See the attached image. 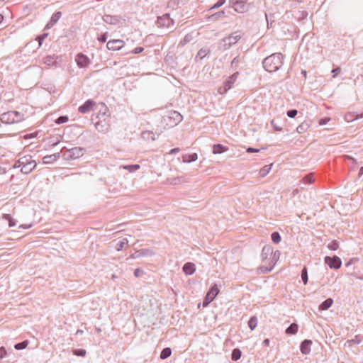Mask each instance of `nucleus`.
I'll return each instance as SVG.
<instances>
[{
	"instance_id": "9b49d317",
	"label": "nucleus",
	"mask_w": 363,
	"mask_h": 363,
	"mask_svg": "<svg viewBox=\"0 0 363 363\" xmlns=\"http://www.w3.org/2000/svg\"><path fill=\"white\" fill-rule=\"evenodd\" d=\"M125 45V42L122 40H111L107 44L106 47L110 50H119Z\"/></svg>"
},
{
	"instance_id": "13d9d810",
	"label": "nucleus",
	"mask_w": 363,
	"mask_h": 363,
	"mask_svg": "<svg viewBox=\"0 0 363 363\" xmlns=\"http://www.w3.org/2000/svg\"><path fill=\"white\" fill-rule=\"evenodd\" d=\"M30 227H31V225H20V228H23V229H28V228H30Z\"/></svg>"
},
{
	"instance_id": "58836bf2",
	"label": "nucleus",
	"mask_w": 363,
	"mask_h": 363,
	"mask_svg": "<svg viewBox=\"0 0 363 363\" xmlns=\"http://www.w3.org/2000/svg\"><path fill=\"white\" fill-rule=\"evenodd\" d=\"M124 169H128L130 172L136 171L140 168V166L138 164L135 165H129V166H124Z\"/></svg>"
},
{
	"instance_id": "e433bc0d",
	"label": "nucleus",
	"mask_w": 363,
	"mask_h": 363,
	"mask_svg": "<svg viewBox=\"0 0 363 363\" xmlns=\"http://www.w3.org/2000/svg\"><path fill=\"white\" fill-rule=\"evenodd\" d=\"M303 183L304 184H311L313 182V178L311 174L306 175L302 179Z\"/></svg>"
},
{
	"instance_id": "dca6fc26",
	"label": "nucleus",
	"mask_w": 363,
	"mask_h": 363,
	"mask_svg": "<svg viewBox=\"0 0 363 363\" xmlns=\"http://www.w3.org/2000/svg\"><path fill=\"white\" fill-rule=\"evenodd\" d=\"M312 345V341L308 340H305L301 345V351L304 354H308L311 352V346Z\"/></svg>"
},
{
	"instance_id": "0e129e2a",
	"label": "nucleus",
	"mask_w": 363,
	"mask_h": 363,
	"mask_svg": "<svg viewBox=\"0 0 363 363\" xmlns=\"http://www.w3.org/2000/svg\"><path fill=\"white\" fill-rule=\"evenodd\" d=\"M3 19L4 16L1 14H0V23L3 21Z\"/></svg>"
},
{
	"instance_id": "5701e85b",
	"label": "nucleus",
	"mask_w": 363,
	"mask_h": 363,
	"mask_svg": "<svg viewBox=\"0 0 363 363\" xmlns=\"http://www.w3.org/2000/svg\"><path fill=\"white\" fill-rule=\"evenodd\" d=\"M209 50L207 48H201L197 53L196 59L201 60L209 54Z\"/></svg>"
},
{
	"instance_id": "864d4df0",
	"label": "nucleus",
	"mask_w": 363,
	"mask_h": 363,
	"mask_svg": "<svg viewBox=\"0 0 363 363\" xmlns=\"http://www.w3.org/2000/svg\"><path fill=\"white\" fill-rule=\"evenodd\" d=\"M180 151L179 148L177 147V148H174V149H172L169 152V154H175V153H177Z\"/></svg>"
},
{
	"instance_id": "69168bd1",
	"label": "nucleus",
	"mask_w": 363,
	"mask_h": 363,
	"mask_svg": "<svg viewBox=\"0 0 363 363\" xmlns=\"http://www.w3.org/2000/svg\"><path fill=\"white\" fill-rule=\"evenodd\" d=\"M224 14V11H222V12H220L218 13V15L220 16V15H223Z\"/></svg>"
},
{
	"instance_id": "cd10ccee",
	"label": "nucleus",
	"mask_w": 363,
	"mask_h": 363,
	"mask_svg": "<svg viewBox=\"0 0 363 363\" xmlns=\"http://www.w3.org/2000/svg\"><path fill=\"white\" fill-rule=\"evenodd\" d=\"M193 40V36L191 34H187L184 36V38L179 42V46H184L189 42H191Z\"/></svg>"
},
{
	"instance_id": "4c0bfd02",
	"label": "nucleus",
	"mask_w": 363,
	"mask_h": 363,
	"mask_svg": "<svg viewBox=\"0 0 363 363\" xmlns=\"http://www.w3.org/2000/svg\"><path fill=\"white\" fill-rule=\"evenodd\" d=\"M73 353L77 356L84 357L86 355V350L83 349L74 350Z\"/></svg>"
},
{
	"instance_id": "72a5a7b5",
	"label": "nucleus",
	"mask_w": 363,
	"mask_h": 363,
	"mask_svg": "<svg viewBox=\"0 0 363 363\" xmlns=\"http://www.w3.org/2000/svg\"><path fill=\"white\" fill-rule=\"evenodd\" d=\"M301 279L304 285H306L308 283V272L306 267H303L301 272Z\"/></svg>"
},
{
	"instance_id": "09e8293b",
	"label": "nucleus",
	"mask_w": 363,
	"mask_h": 363,
	"mask_svg": "<svg viewBox=\"0 0 363 363\" xmlns=\"http://www.w3.org/2000/svg\"><path fill=\"white\" fill-rule=\"evenodd\" d=\"M142 273H143V271L140 269H136L134 272V275L136 277H138L142 274Z\"/></svg>"
},
{
	"instance_id": "c03bdc74",
	"label": "nucleus",
	"mask_w": 363,
	"mask_h": 363,
	"mask_svg": "<svg viewBox=\"0 0 363 363\" xmlns=\"http://www.w3.org/2000/svg\"><path fill=\"white\" fill-rule=\"evenodd\" d=\"M297 115L296 110H290L287 112V116L290 118H294Z\"/></svg>"
},
{
	"instance_id": "bf43d9fd",
	"label": "nucleus",
	"mask_w": 363,
	"mask_h": 363,
	"mask_svg": "<svg viewBox=\"0 0 363 363\" xmlns=\"http://www.w3.org/2000/svg\"><path fill=\"white\" fill-rule=\"evenodd\" d=\"M263 344H264L266 346H269V339H265L263 341Z\"/></svg>"
},
{
	"instance_id": "393cba45",
	"label": "nucleus",
	"mask_w": 363,
	"mask_h": 363,
	"mask_svg": "<svg viewBox=\"0 0 363 363\" xmlns=\"http://www.w3.org/2000/svg\"><path fill=\"white\" fill-rule=\"evenodd\" d=\"M272 164L264 166L259 172V174L261 177L267 176L272 169Z\"/></svg>"
},
{
	"instance_id": "f704fd0d",
	"label": "nucleus",
	"mask_w": 363,
	"mask_h": 363,
	"mask_svg": "<svg viewBox=\"0 0 363 363\" xmlns=\"http://www.w3.org/2000/svg\"><path fill=\"white\" fill-rule=\"evenodd\" d=\"M271 238H272V241L276 244L279 243L281 241V236H280L279 233L277 232L273 233L271 235Z\"/></svg>"
},
{
	"instance_id": "c9c22d12",
	"label": "nucleus",
	"mask_w": 363,
	"mask_h": 363,
	"mask_svg": "<svg viewBox=\"0 0 363 363\" xmlns=\"http://www.w3.org/2000/svg\"><path fill=\"white\" fill-rule=\"evenodd\" d=\"M28 345V342L27 340L23 341L22 342L18 343L15 345V348L16 350H22L26 348Z\"/></svg>"
},
{
	"instance_id": "f8f14e48",
	"label": "nucleus",
	"mask_w": 363,
	"mask_h": 363,
	"mask_svg": "<svg viewBox=\"0 0 363 363\" xmlns=\"http://www.w3.org/2000/svg\"><path fill=\"white\" fill-rule=\"evenodd\" d=\"M75 61L80 68L86 67L89 65V57L82 53L76 56Z\"/></svg>"
},
{
	"instance_id": "a211bd4d",
	"label": "nucleus",
	"mask_w": 363,
	"mask_h": 363,
	"mask_svg": "<svg viewBox=\"0 0 363 363\" xmlns=\"http://www.w3.org/2000/svg\"><path fill=\"white\" fill-rule=\"evenodd\" d=\"M195 270V265L191 262L186 263L183 267V271L186 275L193 274Z\"/></svg>"
},
{
	"instance_id": "6e6552de",
	"label": "nucleus",
	"mask_w": 363,
	"mask_h": 363,
	"mask_svg": "<svg viewBox=\"0 0 363 363\" xmlns=\"http://www.w3.org/2000/svg\"><path fill=\"white\" fill-rule=\"evenodd\" d=\"M218 293L219 289L216 284H214L207 293L202 304L203 307H206L211 301H213Z\"/></svg>"
},
{
	"instance_id": "6ab92c4d",
	"label": "nucleus",
	"mask_w": 363,
	"mask_h": 363,
	"mask_svg": "<svg viewBox=\"0 0 363 363\" xmlns=\"http://www.w3.org/2000/svg\"><path fill=\"white\" fill-rule=\"evenodd\" d=\"M333 303V300L331 298L326 299L319 306V310L325 311L328 309Z\"/></svg>"
},
{
	"instance_id": "de8ad7c7",
	"label": "nucleus",
	"mask_w": 363,
	"mask_h": 363,
	"mask_svg": "<svg viewBox=\"0 0 363 363\" xmlns=\"http://www.w3.org/2000/svg\"><path fill=\"white\" fill-rule=\"evenodd\" d=\"M6 354V351L4 347H0V358H3Z\"/></svg>"
},
{
	"instance_id": "a878e982",
	"label": "nucleus",
	"mask_w": 363,
	"mask_h": 363,
	"mask_svg": "<svg viewBox=\"0 0 363 363\" xmlns=\"http://www.w3.org/2000/svg\"><path fill=\"white\" fill-rule=\"evenodd\" d=\"M298 326L296 323H292L286 330V333L288 335H295L298 332Z\"/></svg>"
},
{
	"instance_id": "5fc2aeb1",
	"label": "nucleus",
	"mask_w": 363,
	"mask_h": 363,
	"mask_svg": "<svg viewBox=\"0 0 363 363\" xmlns=\"http://www.w3.org/2000/svg\"><path fill=\"white\" fill-rule=\"evenodd\" d=\"M229 89H230V85H226L225 87H224V90L223 91H222L221 90L219 91V92L220 94H224Z\"/></svg>"
},
{
	"instance_id": "680f3d73",
	"label": "nucleus",
	"mask_w": 363,
	"mask_h": 363,
	"mask_svg": "<svg viewBox=\"0 0 363 363\" xmlns=\"http://www.w3.org/2000/svg\"><path fill=\"white\" fill-rule=\"evenodd\" d=\"M358 279H363V273L360 275L357 276Z\"/></svg>"
},
{
	"instance_id": "2f4dec72",
	"label": "nucleus",
	"mask_w": 363,
	"mask_h": 363,
	"mask_svg": "<svg viewBox=\"0 0 363 363\" xmlns=\"http://www.w3.org/2000/svg\"><path fill=\"white\" fill-rule=\"evenodd\" d=\"M172 354L171 349L169 347L164 348L160 354V358L164 359L169 357Z\"/></svg>"
},
{
	"instance_id": "b1692460",
	"label": "nucleus",
	"mask_w": 363,
	"mask_h": 363,
	"mask_svg": "<svg viewBox=\"0 0 363 363\" xmlns=\"http://www.w3.org/2000/svg\"><path fill=\"white\" fill-rule=\"evenodd\" d=\"M310 127V125L308 123L304 121L303 123H301L297 128H296V131L298 133H306L308 129Z\"/></svg>"
},
{
	"instance_id": "a18cd8bd",
	"label": "nucleus",
	"mask_w": 363,
	"mask_h": 363,
	"mask_svg": "<svg viewBox=\"0 0 363 363\" xmlns=\"http://www.w3.org/2000/svg\"><path fill=\"white\" fill-rule=\"evenodd\" d=\"M144 48L143 47H138L136 48H135L132 52L134 53V54H138V53H140L143 51Z\"/></svg>"
},
{
	"instance_id": "ea45409f",
	"label": "nucleus",
	"mask_w": 363,
	"mask_h": 363,
	"mask_svg": "<svg viewBox=\"0 0 363 363\" xmlns=\"http://www.w3.org/2000/svg\"><path fill=\"white\" fill-rule=\"evenodd\" d=\"M338 243L337 241H333L329 245L328 248L332 250H336L338 248Z\"/></svg>"
},
{
	"instance_id": "4be33fe9",
	"label": "nucleus",
	"mask_w": 363,
	"mask_h": 363,
	"mask_svg": "<svg viewBox=\"0 0 363 363\" xmlns=\"http://www.w3.org/2000/svg\"><path fill=\"white\" fill-rule=\"evenodd\" d=\"M197 158L198 156L196 153L186 154L182 157L184 162H191L193 161H196Z\"/></svg>"
},
{
	"instance_id": "39448f33",
	"label": "nucleus",
	"mask_w": 363,
	"mask_h": 363,
	"mask_svg": "<svg viewBox=\"0 0 363 363\" xmlns=\"http://www.w3.org/2000/svg\"><path fill=\"white\" fill-rule=\"evenodd\" d=\"M84 150L83 148L79 147H75L69 150H67L64 155L63 158L65 160H77L84 155Z\"/></svg>"
},
{
	"instance_id": "3c124183",
	"label": "nucleus",
	"mask_w": 363,
	"mask_h": 363,
	"mask_svg": "<svg viewBox=\"0 0 363 363\" xmlns=\"http://www.w3.org/2000/svg\"><path fill=\"white\" fill-rule=\"evenodd\" d=\"M36 136V133L28 134L24 135V139H28L31 138H35Z\"/></svg>"
},
{
	"instance_id": "e2e57ef3",
	"label": "nucleus",
	"mask_w": 363,
	"mask_h": 363,
	"mask_svg": "<svg viewBox=\"0 0 363 363\" xmlns=\"http://www.w3.org/2000/svg\"><path fill=\"white\" fill-rule=\"evenodd\" d=\"M298 193V189H295V190H294V191H293V194H294V195H296V194H297Z\"/></svg>"
},
{
	"instance_id": "473e14b6",
	"label": "nucleus",
	"mask_w": 363,
	"mask_h": 363,
	"mask_svg": "<svg viewBox=\"0 0 363 363\" xmlns=\"http://www.w3.org/2000/svg\"><path fill=\"white\" fill-rule=\"evenodd\" d=\"M3 218L9 221V227H13L16 225V222L9 214H4Z\"/></svg>"
},
{
	"instance_id": "c85d7f7f",
	"label": "nucleus",
	"mask_w": 363,
	"mask_h": 363,
	"mask_svg": "<svg viewBox=\"0 0 363 363\" xmlns=\"http://www.w3.org/2000/svg\"><path fill=\"white\" fill-rule=\"evenodd\" d=\"M362 117H363V115H361L360 116H359L358 115L355 116L352 113H347L345 115V118L347 122H352V121H354V120L358 119L359 118H362Z\"/></svg>"
},
{
	"instance_id": "2eb2a0df",
	"label": "nucleus",
	"mask_w": 363,
	"mask_h": 363,
	"mask_svg": "<svg viewBox=\"0 0 363 363\" xmlns=\"http://www.w3.org/2000/svg\"><path fill=\"white\" fill-rule=\"evenodd\" d=\"M61 16H62V13L60 11H57V12L55 13L52 16L50 21L47 23L45 28L47 29H49L51 27H52L58 21V20L60 18Z\"/></svg>"
},
{
	"instance_id": "bb28decb",
	"label": "nucleus",
	"mask_w": 363,
	"mask_h": 363,
	"mask_svg": "<svg viewBox=\"0 0 363 363\" xmlns=\"http://www.w3.org/2000/svg\"><path fill=\"white\" fill-rule=\"evenodd\" d=\"M128 243V241L126 238H123V239H121L118 241V242L116 243V248L118 251H120L123 248L125 247V246H126Z\"/></svg>"
},
{
	"instance_id": "7c9ffc66",
	"label": "nucleus",
	"mask_w": 363,
	"mask_h": 363,
	"mask_svg": "<svg viewBox=\"0 0 363 363\" xmlns=\"http://www.w3.org/2000/svg\"><path fill=\"white\" fill-rule=\"evenodd\" d=\"M257 317H255V316L251 317V318L248 321V326H249V328L252 330H253L257 327Z\"/></svg>"
},
{
	"instance_id": "c756f323",
	"label": "nucleus",
	"mask_w": 363,
	"mask_h": 363,
	"mask_svg": "<svg viewBox=\"0 0 363 363\" xmlns=\"http://www.w3.org/2000/svg\"><path fill=\"white\" fill-rule=\"evenodd\" d=\"M241 351L240 349L236 348L233 350L231 358L234 361L238 360L241 357Z\"/></svg>"
},
{
	"instance_id": "79ce46f5",
	"label": "nucleus",
	"mask_w": 363,
	"mask_h": 363,
	"mask_svg": "<svg viewBox=\"0 0 363 363\" xmlns=\"http://www.w3.org/2000/svg\"><path fill=\"white\" fill-rule=\"evenodd\" d=\"M225 2V0H218V1L211 8V9L219 8L220 6H223Z\"/></svg>"
},
{
	"instance_id": "f257e3e1",
	"label": "nucleus",
	"mask_w": 363,
	"mask_h": 363,
	"mask_svg": "<svg viewBox=\"0 0 363 363\" xmlns=\"http://www.w3.org/2000/svg\"><path fill=\"white\" fill-rule=\"evenodd\" d=\"M15 166L21 168L24 174L31 172L36 167V162L33 160L30 155H26L21 157L15 164Z\"/></svg>"
},
{
	"instance_id": "f3484780",
	"label": "nucleus",
	"mask_w": 363,
	"mask_h": 363,
	"mask_svg": "<svg viewBox=\"0 0 363 363\" xmlns=\"http://www.w3.org/2000/svg\"><path fill=\"white\" fill-rule=\"evenodd\" d=\"M60 158V153H55L50 155H46L43 158L44 164H52Z\"/></svg>"
},
{
	"instance_id": "052dcab7",
	"label": "nucleus",
	"mask_w": 363,
	"mask_h": 363,
	"mask_svg": "<svg viewBox=\"0 0 363 363\" xmlns=\"http://www.w3.org/2000/svg\"><path fill=\"white\" fill-rule=\"evenodd\" d=\"M359 174L360 175H362L363 174V167H362L359 169Z\"/></svg>"
},
{
	"instance_id": "7ed1b4c3",
	"label": "nucleus",
	"mask_w": 363,
	"mask_h": 363,
	"mask_svg": "<svg viewBox=\"0 0 363 363\" xmlns=\"http://www.w3.org/2000/svg\"><path fill=\"white\" fill-rule=\"evenodd\" d=\"M241 37L242 33L239 30L232 33L228 36L221 40L218 46L219 49L226 50L230 48L233 45L238 42Z\"/></svg>"
},
{
	"instance_id": "6e6d98bb",
	"label": "nucleus",
	"mask_w": 363,
	"mask_h": 363,
	"mask_svg": "<svg viewBox=\"0 0 363 363\" xmlns=\"http://www.w3.org/2000/svg\"><path fill=\"white\" fill-rule=\"evenodd\" d=\"M329 120V118L322 119L320 121L319 123L320 125H325Z\"/></svg>"
},
{
	"instance_id": "4d7b16f0",
	"label": "nucleus",
	"mask_w": 363,
	"mask_h": 363,
	"mask_svg": "<svg viewBox=\"0 0 363 363\" xmlns=\"http://www.w3.org/2000/svg\"><path fill=\"white\" fill-rule=\"evenodd\" d=\"M357 259H355V258H352L351 259L348 263L346 264V266H349L350 264H352L354 261H357Z\"/></svg>"
},
{
	"instance_id": "8fccbe9b",
	"label": "nucleus",
	"mask_w": 363,
	"mask_h": 363,
	"mask_svg": "<svg viewBox=\"0 0 363 363\" xmlns=\"http://www.w3.org/2000/svg\"><path fill=\"white\" fill-rule=\"evenodd\" d=\"M239 60L238 57H235L233 59V60L231 62V65L234 67L238 66Z\"/></svg>"
},
{
	"instance_id": "9d476101",
	"label": "nucleus",
	"mask_w": 363,
	"mask_h": 363,
	"mask_svg": "<svg viewBox=\"0 0 363 363\" xmlns=\"http://www.w3.org/2000/svg\"><path fill=\"white\" fill-rule=\"evenodd\" d=\"M325 264H327L330 268H334V269H339L340 268L341 265H342V261L341 259L337 257V256H334V257H325Z\"/></svg>"
},
{
	"instance_id": "412c9836",
	"label": "nucleus",
	"mask_w": 363,
	"mask_h": 363,
	"mask_svg": "<svg viewBox=\"0 0 363 363\" xmlns=\"http://www.w3.org/2000/svg\"><path fill=\"white\" fill-rule=\"evenodd\" d=\"M55 56H47L44 58V63L48 66H57Z\"/></svg>"
},
{
	"instance_id": "a19ab883",
	"label": "nucleus",
	"mask_w": 363,
	"mask_h": 363,
	"mask_svg": "<svg viewBox=\"0 0 363 363\" xmlns=\"http://www.w3.org/2000/svg\"><path fill=\"white\" fill-rule=\"evenodd\" d=\"M68 121V117L67 116H60L57 118L56 121V123L58 124L64 123Z\"/></svg>"
},
{
	"instance_id": "338daca9",
	"label": "nucleus",
	"mask_w": 363,
	"mask_h": 363,
	"mask_svg": "<svg viewBox=\"0 0 363 363\" xmlns=\"http://www.w3.org/2000/svg\"><path fill=\"white\" fill-rule=\"evenodd\" d=\"M146 134H148V135H149V134H150V133H148V132L143 133V136L145 137V135Z\"/></svg>"
},
{
	"instance_id": "603ef678",
	"label": "nucleus",
	"mask_w": 363,
	"mask_h": 363,
	"mask_svg": "<svg viewBox=\"0 0 363 363\" xmlns=\"http://www.w3.org/2000/svg\"><path fill=\"white\" fill-rule=\"evenodd\" d=\"M259 150L258 149H254L252 147H249L247 149V152H258Z\"/></svg>"
},
{
	"instance_id": "ddd939ff",
	"label": "nucleus",
	"mask_w": 363,
	"mask_h": 363,
	"mask_svg": "<svg viewBox=\"0 0 363 363\" xmlns=\"http://www.w3.org/2000/svg\"><path fill=\"white\" fill-rule=\"evenodd\" d=\"M95 106V102L92 100H88L84 104L79 107V111L82 113H86L90 111Z\"/></svg>"
},
{
	"instance_id": "423d86ee",
	"label": "nucleus",
	"mask_w": 363,
	"mask_h": 363,
	"mask_svg": "<svg viewBox=\"0 0 363 363\" xmlns=\"http://www.w3.org/2000/svg\"><path fill=\"white\" fill-rule=\"evenodd\" d=\"M249 0H230L229 4L235 11L243 13L249 10V4H247Z\"/></svg>"
},
{
	"instance_id": "1a4fd4ad",
	"label": "nucleus",
	"mask_w": 363,
	"mask_h": 363,
	"mask_svg": "<svg viewBox=\"0 0 363 363\" xmlns=\"http://www.w3.org/2000/svg\"><path fill=\"white\" fill-rule=\"evenodd\" d=\"M183 119L182 116L177 111H173L169 113L168 116V120L169 121L167 123V125L170 126H174L179 123Z\"/></svg>"
},
{
	"instance_id": "4468645a",
	"label": "nucleus",
	"mask_w": 363,
	"mask_h": 363,
	"mask_svg": "<svg viewBox=\"0 0 363 363\" xmlns=\"http://www.w3.org/2000/svg\"><path fill=\"white\" fill-rule=\"evenodd\" d=\"M103 20L106 23L111 25H116L120 22V18L117 16L105 15Z\"/></svg>"
},
{
	"instance_id": "20e7f679",
	"label": "nucleus",
	"mask_w": 363,
	"mask_h": 363,
	"mask_svg": "<svg viewBox=\"0 0 363 363\" xmlns=\"http://www.w3.org/2000/svg\"><path fill=\"white\" fill-rule=\"evenodd\" d=\"M23 120V115L18 111H8L1 116V121L6 124H13Z\"/></svg>"
},
{
	"instance_id": "37998d69",
	"label": "nucleus",
	"mask_w": 363,
	"mask_h": 363,
	"mask_svg": "<svg viewBox=\"0 0 363 363\" xmlns=\"http://www.w3.org/2000/svg\"><path fill=\"white\" fill-rule=\"evenodd\" d=\"M48 33H44V34H43V35H39V36L37 38V40H38V43H39V46H41V45H42V43H43V40H44L45 38H47V37H48Z\"/></svg>"
},
{
	"instance_id": "0eeeda50",
	"label": "nucleus",
	"mask_w": 363,
	"mask_h": 363,
	"mask_svg": "<svg viewBox=\"0 0 363 363\" xmlns=\"http://www.w3.org/2000/svg\"><path fill=\"white\" fill-rule=\"evenodd\" d=\"M156 23L159 28H170L174 24V21L170 18L168 13H166L162 16H159Z\"/></svg>"
},
{
	"instance_id": "f03ea898",
	"label": "nucleus",
	"mask_w": 363,
	"mask_h": 363,
	"mask_svg": "<svg viewBox=\"0 0 363 363\" xmlns=\"http://www.w3.org/2000/svg\"><path fill=\"white\" fill-rule=\"evenodd\" d=\"M262 65L264 68H281L284 65V57L281 53H274L266 57Z\"/></svg>"
},
{
	"instance_id": "49530a36",
	"label": "nucleus",
	"mask_w": 363,
	"mask_h": 363,
	"mask_svg": "<svg viewBox=\"0 0 363 363\" xmlns=\"http://www.w3.org/2000/svg\"><path fill=\"white\" fill-rule=\"evenodd\" d=\"M106 39H107L106 33H104L100 37L98 38L99 41H100L101 43L106 42Z\"/></svg>"
},
{
	"instance_id": "aec40b11",
	"label": "nucleus",
	"mask_w": 363,
	"mask_h": 363,
	"mask_svg": "<svg viewBox=\"0 0 363 363\" xmlns=\"http://www.w3.org/2000/svg\"><path fill=\"white\" fill-rule=\"evenodd\" d=\"M227 150H228V148L220 144H216L213 146V153L215 155L223 153Z\"/></svg>"
},
{
	"instance_id": "774afa93",
	"label": "nucleus",
	"mask_w": 363,
	"mask_h": 363,
	"mask_svg": "<svg viewBox=\"0 0 363 363\" xmlns=\"http://www.w3.org/2000/svg\"><path fill=\"white\" fill-rule=\"evenodd\" d=\"M58 143V142L53 143L52 146L56 145Z\"/></svg>"
}]
</instances>
